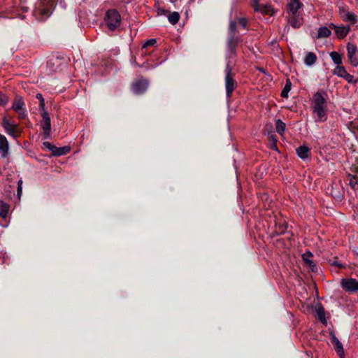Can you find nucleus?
Returning a JSON list of instances; mask_svg holds the SVG:
<instances>
[{"label":"nucleus","mask_w":358,"mask_h":358,"mask_svg":"<svg viewBox=\"0 0 358 358\" xmlns=\"http://www.w3.org/2000/svg\"><path fill=\"white\" fill-rule=\"evenodd\" d=\"M311 106L316 122H322L327 119V94L317 92L313 96Z\"/></svg>","instance_id":"1"},{"label":"nucleus","mask_w":358,"mask_h":358,"mask_svg":"<svg viewBox=\"0 0 358 358\" xmlns=\"http://www.w3.org/2000/svg\"><path fill=\"white\" fill-rule=\"evenodd\" d=\"M237 22L231 21L229 25V36L227 39V57L236 56V48L240 41V37L236 36Z\"/></svg>","instance_id":"2"},{"label":"nucleus","mask_w":358,"mask_h":358,"mask_svg":"<svg viewBox=\"0 0 358 358\" xmlns=\"http://www.w3.org/2000/svg\"><path fill=\"white\" fill-rule=\"evenodd\" d=\"M225 89L228 98L231 96L233 91L236 87V83L233 78L232 67L229 62L227 63L225 69Z\"/></svg>","instance_id":"3"},{"label":"nucleus","mask_w":358,"mask_h":358,"mask_svg":"<svg viewBox=\"0 0 358 358\" xmlns=\"http://www.w3.org/2000/svg\"><path fill=\"white\" fill-rule=\"evenodd\" d=\"M105 21L110 30L113 31L120 27L121 17L117 10L110 9L106 12Z\"/></svg>","instance_id":"4"},{"label":"nucleus","mask_w":358,"mask_h":358,"mask_svg":"<svg viewBox=\"0 0 358 358\" xmlns=\"http://www.w3.org/2000/svg\"><path fill=\"white\" fill-rule=\"evenodd\" d=\"M42 120L41 122V127L43 131V137L44 138H49L50 135V129H51V123H50V117L49 116L48 113L43 110L41 112Z\"/></svg>","instance_id":"5"},{"label":"nucleus","mask_w":358,"mask_h":358,"mask_svg":"<svg viewBox=\"0 0 358 358\" xmlns=\"http://www.w3.org/2000/svg\"><path fill=\"white\" fill-rule=\"evenodd\" d=\"M339 14L342 19L349 22L352 24H354L357 22V17L356 15L349 11L348 8L345 6H341L339 7Z\"/></svg>","instance_id":"6"},{"label":"nucleus","mask_w":358,"mask_h":358,"mask_svg":"<svg viewBox=\"0 0 358 358\" xmlns=\"http://www.w3.org/2000/svg\"><path fill=\"white\" fill-rule=\"evenodd\" d=\"M252 6L257 12L272 15L273 14V8L267 4H259L258 0H252Z\"/></svg>","instance_id":"7"},{"label":"nucleus","mask_w":358,"mask_h":358,"mask_svg":"<svg viewBox=\"0 0 358 358\" xmlns=\"http://www.w3.org/2000/svg\"><path fill=\"white\" fill-rule=\"evenodd\" d=\"M341 286L348 292H355L358 291V281L354 278L343 279Z\"/></svg>","instance_id":"8"},{"label":"nucleus","mask_w":358,"mask_h":358,"mask_svg":"<svg viewBox=\"0 0 358 358\" xmlns=\"http://www.w3.org/2000/svg\"><path fill=\"white\" fill-rule=\"evenodd\" d=\"M148 87V82L143 79L134 81L131 85L132 91L137 94L143 93Z\"/></svg>","instance_id":"9"},{"label":"nucleus","mask_w":358,"mask_h":358,"mask_svg":"<svg viewBox=\"0 0 358 358\" xmlns=\"http://www.w3.org/2000/svg\"><path fill=\"white\" fill-rule=\"evenodd\" d=\"M0 154L2 158H6L9 155V143L6 137L0 134Z\"/></svg>","instance_id":"10"},{"label":"nucleus","mask_w":358,"mask_h":358,"mask_svg":"<svg viewBox=\"0 0 358 358\" xmlns=\"http://www.w3.org/2000/svg\"><path fill=\"white\" fill-rule=\"evenodd\" d=\"M303 4L300 0H290L287 4V11L289 15H299V10L302 7Z\"/></svg>","instance_id":"11"},{"label":"nucleus","mask_w":358,"mask_h":358,"mask_svg":"<svg viewBox=\"0 0 358 358\" xmlns=\"http://www.w3.org/2000/svg\"><path fill=\"white\" fill-rule=\"evenodd\" d=\"M2 127L8 135L13 138H16L15 131L17 124L10 123L8 120L4 117L2 120Z\"/></svg>","instance_id":"12"},{"label":"nucleus","mask_w":358,"mask_h":358,"mask_svg":"<svg viewBox=\"0 0 358 358\" xmlns=\"http://www.w3.org/2000/svg\"><path fill=\"white\" fill-rule=\"evenodd\" d=\"M331 341L334 345L335 350L339 357H342L344 355V350L342 343L339 341L338 338L334 334H331Z\"/></svg>","instance_id":"13"},{"label":"nucleus","mask_w":358,"mask_h":358,"mask_svg":"<svg viewBox=\"0 0 358 358\" xmlns=\"http://www.w3.org/2000/svg\"><path fill=\"white\" fill-rule=\"evenodd\" d=\"M330 27L335 30L336 34L340 38H344L350 31V27H338L334 24H331Z\"/></svg>","instance_id":"14"},{"label":"nucleus","mask_w":358,"mask_h":358,"mask_svg":"<svg viewBox=\"0 0 358 358\" xmlns=\"http://www.w3.org/2000/svg\"><path fill=\"white\" fill-rule=\"evenodd\" d=\"M289 23L294 28H299L302 24V18L300 15H289Z\"/></svg>","instance_id":"15"},{"label":"nucleus","mask_w":358,"mask_h":358,"mask_svg":"<svg viewBox=\"0 0 358 358\" xmlns=\"http://www.w3.org/2000/svg\"><path fill=\"white\" fill-rule=\"evenodd\" d=\"M317 61V56L315 53L312 52H308L306 53V57L304 59V63L306 66H310L313 65Z\"/></svg>","instance_id":"16"},{"label":"nucleus","mask_w":358,"mask_h":358,"mask_svg":"<svg viewBox=\"0 0 358 358\" xmlns=\"http://www.w3.org/2000/svg\"><path fill=\"white\" fill-rule=\"evenodd\" d=\"M309 152V148L305 145H301L296 149L298 156L302 159L308 158Z\"/></svg>","instance_id":"17"},{"label":"nucleus","mask_w":358,"mask_h":358,"mask_svg":"<svg viewBox=\"0 0 358 358\" xmlns=\"http://www.w3.org/2000/svg\"><path fill=\"white\" fill-rule=\"evenodd\" d=\"M313 257V254L310 252H306L302 255L303 260L309 266L312 268V270L314 271V268L315 265L312 261L311 258Z\"/></svg>","instance_id":"18"},{"label":"nucleus","mask_w":358,"mask_h":358,"mask_svg":"<svg viewBox=\"0 0 358 358\" xmlns=\"http://www.w3.org/2000/svg\"><path fill=\"white\" fill-rule=\"evenodd\" d=\"M52 155L55 156H61L67 154L70 151L69 147L65 146L62 148H57L55 146L53 148Z\"/></svg>","instance_id":"19"},{"label":"nucleus","mask_w":358,"mask_h":358,"mask_svg":"<svg viewBox=\"0 0 358 358\" xmlns=\"http://www.w3.org/2000/svg\"><path fill=\"white\" fill-rule=\"evenodd\" d=\"M331 30L329 28H327V27H321L318 29L317 38H327L329 37L331 35Z\"/></svg>","instance_id":"20"},{"label":"nucleus","mask_w":358,"mask_h":358,"mask_svg":"<svg viewBox=\"0 0 358 358\" xmlns=\"http://www.w3.org/2000/svg\"><path fill=\"white\" fill-rule=\"evenodd\" d=\"M24 106V102L22 101V99L21 97H17L15 99V101L13 103L12 109L13 110L19 111L20 110L23 109Z\"/></svg>","instance_id":"21"},{"label":"nucleus","mask_w":358,"mask_h":358,"mask_svg":"<svg viewBox=\"0 0 358 358\" xmlns=\"http://www.w3.org/2000/svg\"><path fill=\"white\" fill-rule=\"evenodd\" d=\"M315 310L317 314L319 320L322 322H326L325 311H324V308L322 306H317L315 307Z\"/></svg>","instance_id":"22"},{"label":"nucleus","mask_w":358,"mask_h":358,"mask_svg":"<svg viewBox=\"0 0 358 358\" xmlns=\"http://www.w3.org/2000/svg\"><path fill=\"white\" fill-rule=\"evenodd\" d=\"M330 57L334 62V64H336L337 66H340L342 63V58L341 55L337 52H331L330 53Z\"/></svg>","instance_id":"23"},{"label":"nucleus","mask_w":358,"mask_h":358,"mask_svg":"<svg viewBox=\"0 0 358 358\" xmlns=\"http://www.w3.org/2000/svg\"><path fill=\"white\" fill-rule=\"evenodd\" d=\"M9 210V206L5 203L0 202V217L6 218Z\"/></svg>","instance_id":"24"},{"label":"nucleus","mask_w":358,"mask_h":358,"mask_svg":"<svg viewBox=\"0 0 358 358\" xmlns=\"http://www.w3.org/2000/svg\"><path fill=\"white\" fill-rule=\"evenodd\" d=\"M285 124L280 120L275 121V130L276 131L282 135L285 130Z\"/></svg>","instance_id":"25"},{"label":"nucleus","mask_w":358,"mask_h":358,"mask_svg":"<svg viewBox=\"0 0 358 358\" xmlns=\"http://www.w3.org/2000/svg\"><path fill=\"white\" fill-rule=\"evenodd\" d=\"M180 19V15L178 12H172L168 16L169 22L172 24L178 23Z\"/></svg>","instance_id":"26"},{"label":"nucleus","mask_w":358,"mask_h":358,"mask_svg":"<svg viewBox=\"0 0 358 358\" xmlns=\"http://www.w3.org/2000/svg\"><path fill=\"white\" fill-rule=\"evenodd\" d=\"M348 72L343 66H337L334 70V74L337 75L338 77L343 78Z\"/></svg>","instance_id":"27"},{"label":"nucleus","mask_w":358,"mask_h":358,"mask_svg":"<svg viewBox=\"0 0 358 358\" xmlns=\"http://www.w3.org/2000/svg\"><path fill=\"white\" fill-rule=\"evenodd\" d=\"M291 85H292V83H291L290 80L289 79H287L286 84H285L283 90L281 92V96L283 98H287L288 93L291 90Z\"/></svg>","instance_id":"28"},{"label":"nucleus","mask_w":358,"mask_h":358,"mask_svg":"<svg viewBox=\"0 0 358 358\" xmlns=\"http://www.w3.org/2000/svg\"><path fill=\"white\" fill-rule=\"evenodd\" d=\"M350 185L352 187V189L355 190L358 188V167L357 168V174L355 176H350Z\"/></svg>","instance_id":"29"},{"label":"nucleus","mask_w":358,"mask_h":358,"mask_svg":"<svg viewBox=\"0 0 358 358\" xmlns=\"http://www.w3.org/2000/svg\"><path fill=\"white\" fill-rule=\"evenodd\" d=\"M357 51V49L355 45L350 43L347 45L348 56L355 55Z\"/></svg>","instance_id":"30"},{"label":"nucleus","mask_w":358,"mask_h":358,"mask_svg":"<svg viewBox=\"0 0 358 358\" xmlns=\"http://www.w3.org/2000/svg\"><path fill=\"white\" fill-rule=\"evenodd\" d=\"M156 43H157V41H156V39H155V38H151V39H149V40H148L147 41H145V42L143 43V45L142 48H147V47H148V46H153V45H155Z\"/></svg>","instance_id":"31"},{"label":"nucleus","mask_w":358,"mask_h":358,"mask_svg":"<svg viewBox=\"0 0 358 358\" xmlns=\"http://www.w3.org/2000/svg\"><path fill=\"white\" fill-rule=\"evenodd\" d=\"M348 59L350 62V64L354 66H357L358 65V57L355 55H350L348 56Z\"/></svg>","instance_id":"32"},{"label":"nucleus","mask_w":358,"mask_h":358,"mask_svg":"<svg viewBox=\"0 0 358 358\" xmlns=\"http://www.w3.org/2000/svg\"><path fill=\"white\" fill-rule=\"evenodd\" d=\"M8 102V97L5 94H0V105L5 106Z\"/></svg>","instance_id":"33"},{"label":"nucleus","mask_w":358,"mask_h":358,"mask_svg":"<svg viewBox=\"0 0 358 358\" xmlns=\"http://www.w3.org/2000/svg\"><path fill=\"white\" fill-rule=\"evenodd\" d=\"M238 24L240 26H241L243 29H245L247 27V20L244 17H238L237 19Z\"/></svg>","instance_id":"34"},{"label":"nucleus","mask_w":358,"mask_h":358,"mask_svg":"<svg viewBox=\"0 0 358 358\" xmlns=\"http://www.w3.org/2000/svg\"><path fill=\"white\" fill-rule=\"evenodd\" d=\"M343 78L349 83H352L355 82L353 76L350 75V73H347Z\"/></svg>","instance_id":"35"},{"label":"nucleus","mask_w":358,"mask_h":358,"mask_svg":"<svg viewBox=\"0 0 358 358\" xmlns=\"http://www.w3.org/2000/svg\"><path fill=\"white\" fill-rule=\"evenodd\" d=\"M16 113L18 114V117L20 119H24L27 115L26 111L24 108L20 110L19 111H16Z\"/></svg>","instance_id":"36"},{"label":"nucleus","mask_w":358,"mask_h":358,"mask_svg":"<svg viewBox=\"0 0 358 358\" xmlns=\"http://www.w3.org/2000/svg\"><path fill=\"white\" fill-rule=\"evenodd\" d=\"M43 145L48 150H51L52 152V150H54L53 148H55V146L51 145L49 142H44Z\"/></svg>","instance_id":"37"},{"label":"nucleus","mask_w":358,"mask_h":358,"mask_svg":"<svg viewBox=\"0 0 358 358\" xmlns=\"http://www.w3.org/2000/svg\"><path fill=\"white\" fill-rule=\"evenodd\" d=\"M39 107L42 109V111H43V110H45V100L44 99L41 100V102H40V104H39Z\"/></svg>","instance_id":"38"},{"label":"nucleus","mask_w":358,"mask_h":358,"mask_svg":"<svg viewBox=\"0 0 358 358\" xmlns=\"http://www.w3.org/2000/svg\"><path fill=\"white\" fill-rule=\"evenodd\" d=\"M36 97L39 100L40 102L41 100L44 99L41 94H37Z\"/></svg>","instance_id":"39"},{"label":"nucleus","mask_w":358,"mask_h":358,"mask_svg":"<svg viewBox=\"0 0 358 358\" xmlns=\"http://www.w3.org/2000/svg\"><path fill=\"white\" fill-rule=\"evenodd\" d=\"M270 138H271V140L273 143H275V142H276V141H277V139H276V137H275V135H271Z\"/></svg>","instance_id":"40"},{"label":"nucleus","mask_w":358,"mask_h":358,"mask_svg":"<svg viewBox=\"0 0 358 358\" xmlns=\"http://www.w3.org/2000/svg\"><path fill=\"white\" fill-rule=\"evenodd\" d=\"M17 193L18 194L22 193V187L20 185L18 186Z\"/></svg>","instance_id":"41"},{"label":"nucleus","mask_w":358,"mask_h":358,"mask_svg":"<svg viewBox=\"0 0 358 358\" xmlns=\"http://www.w3.org/2000/svg\"><path fill=\"white\" fill-rule=\"evenodd\" d=\"M47 13H48V11H47V10H43V12H42V15H45V14H46Z\"/></svg>","instance_id":"42"}]
</instances>
